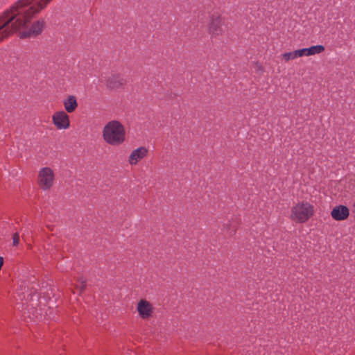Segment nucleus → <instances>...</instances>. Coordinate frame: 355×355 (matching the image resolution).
I'll return each instance as SVG.
<instances>
[{
	"mask_svg": "<svg viewBox=\"0 0 355 355\" xmlns=\"http://www.w3.org/2000/svg\"><path fill=\"white\" fill-rule=\"evenodd\" d=\"M125 83V79L119 73L111 74L107 79V85L110 88H118Z\"/></svg>",
	"mask_w": 355,
	"mask_h": 355,
	"instance_id": "10",
	"label": "nucleus"
},
{
	"mask_svg": "<svg viewBox=\"0 0 355 355\" xmlns=\"http://www.w3.org/2000/svg\"><path fill=\"white\" fill-rule=\"evenodd\" d=\"M63 105L65 112L72 113L78 107L77 98L73 95H69L63 100Z\"/></svg>",
	"mask_w": 355,
	"mask_h": 355,
	"instance_id": "12",
	"label": "nucleus"
},
{
	"mask_svg": "<svg viewBox=\"0 0 355 355\" xmlns=\"http://www.w3.org/2000/svg\"><path fill=\"white\" fill-rule=\"evenodd\" d=\"M349 210L344 205L336 206L331 212V217L336 220H344L348 218Z\"/></svg>",
	"mask_w": 355,
	"mask_h": 355,
	"instance_id": "9",
	"label": "nucleus"
},
{
	"mask_svg": "<svg viewBox=\"0 0 355 355\" xmlns=\"http://www.w3.org/2000/svg\"><path fill=\"white\" fill-rule=\"evenodd\" d=\"M51 0H18L10 10L0 17V42L14 33L20 37H33L40 34L43 21H36L31 26L32 19L44 10Z\"/></svg>",
	"mask_w": 355,
	"mask_h": 355,
	"instance_id": "1",
	"label": "nucleus"
},
{
	"mask_svg": "<svg viewBox=\"0 0 355 355\" xmlns=\"http://www.w3.org/2000/svg\"><path fill=\"white\" fill-rule=\"evenodd\" d=\"M223 21L219 16H212L208 26V31L212 35H219L223 32Z\"/></svg>",
	"mask_w": 355,
	"mask_h": 355,
	"instance_id": "8",
	"label": "nucleus"
},
{
	"mask_svg": "<svg viewBox=\"0 0 355 355\" xmlns=\"http://www.w3.org/2000/svg\"><path fill=\"white\" fill-rule=\"evenodd\" d=\"M19 234L16 232L12 236V245L16 246L19 244Z\"/></svg>",
	"mask_w": 355,
	"mask_h": 355,
	"instance_id": "15",
	"label": "nucleus"
},
{
	"mask_svg": "<svg viewBox=\"0 0 355 355\" xmlns=\"http://www.w3.org/2000/svg\"><path fill=\"white\" fill-rule=\"evenodd\" d=\"M148 150L144 146H140L133 150L128 157V163L131 166L137 165L141 159L147 157Z\"/></svg>",
	"mask_w": 355,
	"mask_h": 355,
	"instance_id": "7",
	"label": "nucleus"
},
{
	"mask_svg": "<svg viewBox=\"0 0 355 355\" xmlns=\"http://www.w3.org/2000/svg\"><path fill=\"white\" fill-rule=\"evenodd\" d=\"M313 207L309 202H299L291 208V218L296 223H304L313 214Z\"/></svg>",
	"mask_w": 355,
	"mask_h": 355,
	"instance_id": "3",
	"label": "nucleus"
},
{
	"mask_svg": "<svg viewBox=\"0 0 355 355\" xmlns=\"http://www.w3.org/2000/svg\"><path fill=\"white\" fill-rule=\"evenodd\" d=\"M102 138L108 145L118 146L126 140L125 126L118 120H111L102 129Z\"/></svg>",
	"mask_w": 355,
	"mask_h": 355,
	"instance_id": "2",
	"label": "nucleus"
},
{
	"mask_svg": "<svg viewBox=\"0 0 355 355\" xmlns=\"http://www.w3.org/2000/svg\"><path fill=\"white\" fill-rule=\"evenodd\" d=\"M153 305L145 299L140 300L137 304V311L143 320L150 319L154 313Z\"/></svg>",
	"mask_w": 355,
	"mask_h": 355,
	"instance_id": "5",
	"label": "nucleus"
},
{
	"mask_svg": "<svg viewBox=\"0 0 355 355\" xmlns=\"http://www.w3.org/2000/svg\"><path fill=\"white\" fill-rule=\"evenodd\" d=\"M52 121L58 130H66L70 126L69 116L64 111L55 112L52 116Z\"/></svg>",
	"mask_w": 355,
	"mask_h": 355,
	"instance_id": "6",
	"label": "nucleus"
},
{
	"mask_svg": "<svg viewBox=\"0 0 355 355\" xmlns=\"http://www.w3.org/2000/svg\"><path fill=\"white\" fill-rule=\"evenodd\" d=\"M86 281L84 278H79L76 284V288H78L80 292L83 291L86 288Z\"/></svg>",
	"mask_w": 355,
	"mask_h": 355,
	"instance_id": "14",
	"label": "nucleus"
},
{
	"mask_svg": "<svg viewBox=\"0 0 355 355\" xmlns=\"http://www.w3.org/2000/svg\"><path fill=\"white\" fill-rule=\"evenodd\" d=\"M55 180L53 171L49 167L41 168L38 173V185L43 190L51 189Z\"/></svg>",
	"mask_w": 355,
	"mask_h": 355,
	"instance_id": "4",
	"label": "nucleus"
},
{
	"mask_svg": "<svg viewBox=\"0 0 355 355\" xmlns=\"http://www.w3.org/2000/svg\"><path fill=\"white\" fill-rule=\"evenodd\" d=\"M324 50L322 45L312 46L309 48H304L297 50L299 57L310 56L322 53Z\"/></svg>",
	"mask_w": 355,
	"mask_h": 355,
	"instance_id": "11",
	"label": "nucleus"
},
{
	"mask_svg": "<svg viewBox=\"0 0 355 355\" xmlns=\"http://www.w3.org/2000/svg\"><path fill=\"white\" fill-rule=\"evenodd\" d=\"M282 58L286 62H288V61L292 60H295L297 58H299L297 50H295V51H293L291 52L285 53L282 54Z\"/></svg>",
	"mask_w": 355,
	"mask_h": 355,
	"instance_id": "13",
	"label": "nucleus"
}]
</instances>
